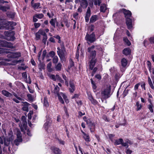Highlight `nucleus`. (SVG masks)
<instances>
[{"label":"nucleus","instance_id":"obj_56","mask_svg":"<svg viewBox=\"0 0 154 154\" xmlns=\"http://www.w3.org/2000/svg\"><path fill=\"white\" fill-rule=\"evenodd\" d=\"M50 78L54 81H56V75H54L51 74L50 76Z\"/></svg>","mask_w":154,"mask_h":154},{"label":"nucleus","instance_id":"obj_2","mask_svg":"<svg viewBox=\"0 0 154 154\" xmlns=\"http://www.w3.org/2000/svg\"><path fill=\"white\" fill-rule=\"evenodd\" d=\"M123 10L125 17L126 18V24L128 29H130L132 27V21L129 17L131 16V13L130 11L127 10L125 9H123Z\"/></svg>","mask_w":154,"mask_h":154},{"label":"nucleus","instance_id":"obj_58","mask_svg":"<svg viewBox=\"0 0 154 154\" xmlns=\"http://www.w3.org/2000/svg\"><path fill=\"white\" fill-rule=\"evenodd\" d=\"M70 62V67H71L74 66V63L72 61V59H70L69 60Z\"/></svg>","mask_w":154,"mask_h":154},{"label":"nucleus","instance_id":"obj_8","mask_svg":"<svg viewBox=\"0 0 154 154\" xmlns=\"http://www.w3.org/2000/svg\"><path fill=\"white\" fill-rule=\"evenodd\" d=\"M0 45L2 47H6L11 48H14L11 43L5 40H0Z\"/></svg>","mask_w":154,"mask_h":154},{"label":"nucleus","instance_id":"obj_49","mask_svg":"<svg viewBox=\"0 0 154 154\" xmlns=\"http://www.w3.org/2000/svg\"><path fill=\"white\" fill-rule=\"evenodd\" d=\"M27 97L30 101H32L33 100V97L31 94H27Z\"/></svg>","mask_w":154,"mask_h":154},{"label":"nucleus","instance_id":"obj_7","mask_svg":"<svg viewBox=\"0 0 154 154\" xmlns=\"http://www.w3.org/2000/svg\"><path fill=\"white\" fill-rule=\"evenodd\" d=\"M17 138L14 140V144L18 146L19 145V143L21 142L22 141V134L20 131H17Z\"/></svg>","mask_w":154,"mask_h":154},{"label":"nucleus","instance_id":"obj_41","mask_svg":"<svg viewBox=\"0 0 154 154\" xmlns=\"http://www.w3.org/2000/svg\"><path fill=\"white\" fill-rule=\"evenodd\" d=\"M60 95L62 96L63 99L65 100V101L66 103H67L68 102V100L66 99L67 97L65 94H64L63 93L61 92Z\"/></svg>","mask_w":154,"mask_h":154},{"label":"nucleus","instance_id":"obj_33","mask_svg":"<svg viewBox=\"0 0 154 154\" xmlns=\"http://www.w3.org/2000/svg\"><path fill=\"white\" fill-rule=\"evenodd\" d=\"M56 79L58 80L60 82L62 83H63L64 82V81L61 79L60 76L58 74L56 75Z\"/></svg>","mask_w":154,"mask_h":154},{"label":"nucleus","instance_id":"obj_24","mask_svg":"<svg viewBox=\"0 0 154 154\" xmlns=\"http://www.w3.org/2000/svg\"><path fill=\"white\" fill-rule=\"evenodd\" d=\"M91 132H94L95 131V125L94 124L88 126Z\"/></svg>","mask_w":154,"mask_h":154},{"label":"nucleus","instance_id":"obj_11","mask_svg":"<svg viewBox=\"0 0 154 154\" xmlns=\"http://www.w3.org/2000/svg\"><path fill=\"white\" fill-rule=\"evenodd\" d=\"M70 87L69 90L71 93H73L75 90V87L73 80H70L69 82Z\"/></svg>","mask_w":154,"mask_h":154},{"label":"nucleus","instance_id":"obj_16","mask_svg":"<svg viewBox=\"0 0 154 154\" xmlns=\"http://www.w3.org/2000/svg\"><path fill=\"white\" fill-rule=\"evenodd\" d=\"M128 63L127 60L125 58H122L121 60V63L122 66L123 67H125Z\"/></svg>","mask_w":154,"mask_h":154},{"label":"nucleus","instance_id":"obj_19","mask_svg":"<svg viewBox=\"0 0 154 154\" xmlns=\"http://www.w3.org/2000/svg\"><path fill=\"white\" fill-rule=\"evenodd\" d=\"M88 5L87 1L86 0H82L81 1V5L84 8H86Z\"/></svg>","mask_w":154,"mask_h":154},{"label":"nucleus","instance_id":"obj_48","mask_svg":"<svg viewBox=\"0 0 154 154\" xmlns=\"http://www.w3.org/2000/svg\"><path fill=\"white\" fill-rule=\"evenodd\" d=\"M60 90V88L57 85L55 88L54 90V93L57 94L58 91Z\"/></svg>","mask_w":154,"mask_h":154},{"label":"nucleus","instance_id":"obj_25","mask_svg":"<svg viewBox=\"0 0 154 154\" xmlns=\"http://www.w3.org/2000/svg\"><path fill=\"white\" fill-rule=\"evenodd\" d=\"M123 142V140L122 138H120L118 140H116L114 143V144L116 145L122 144V142Z\"/></svg>","mask_w":154,"mask_h":154},{"label":"nucleus","instance_id":"obj_4","mask_svg":"<svg viewBox=\"0 0 154 154\" xmlns=\"http://www.w3.org/2000/svg\"><path fill=\"white\" fill-rule=\"evenodd\" d=\"M85 39L91 43L95 42L96 40V38L94 32H93L90 35L87 33L85 37Z\"/></svg>","mask_w":154,"mask_h":154},{"label":"nucleus","instance_id":"obj_14","mask_svg":"<svg viewBox=\"0 0 154 154\" xmlns=\"http://www.w3.org/2000/svg\"><path fill=\"white\" fill-rule=\"evenodd\" d=\"M23 103L24 104V106L23 107V111L28 112L29 111L28 106L30 105V104L26 102H25Z\"/></svg>","mask_w":154,"mask_h":154},{"label":"nucleus","instance_id":"obj_18","mask_svg":"<svg viewBox=\"0 0 154 154\" xmlns=\"http://www.w3.org/2000/svg\"><path fill=\"white\" fill-rule=\"evenodd\" d=\"M33 1V0H32L31 2V5L34 8V9H37L39 8H40V3H37L35 4H33L32 3Z\"/></svg>","mask_w":154,"mask_h":154},{"label":"nucleus","instance_id":"obj_5","mask_svg":"<svg viewBox=\"0 0 154 154\" xmlns=\"http://www.w3.org/2000/svg\"><path fill=\"white\" fill-rule=\"evenodd\" d=\"M111 89L110 87L107 88L104 91H102L101 93V96L103 99H106L110 97V96Z\"/></svg>","mask_w":154,"mask_h":154},{"label":"nucleus","instance_id":"obj_3","mask_svg":"<svg viewBox=\"0 0 154 154\" xmlns=\"http://www.w3.org/2000/svg\"><path fill=\"white\" fill-rule=\"evenodd\" d=\"M4 53L8 54L7 57L10 58H16L21 56V54L20 52H14L9 51H4Z\"/></svg>","mask_w":154,"mask_h":154},{"label":"nucleus","instance_id":"obj_28","mask_svg":"<svg viewBox=\"0 0 154 154\" xmlns=\"http://www.w3.org/2000/svg\"><path fill=\"white\" fill-rule=\"evenodd\" d=\"M106 9V7L105 5H102L100 7V10L101 12H105Z\"/></svg>","mask_w":154,"mask_h":154},{"label":"nucleus","instance_id":"obj_34","mask_svg":"<svg viewBox=\"0 0 154 154\" xmlns=\"http://www.w3.org/2000/svg\"><path fill=\"white\" fill-rule=\"evenodd\" d=\"M47 38L48 37L47 34L45 33V34H44L43 35V37L42 39V42L45 45L46 43V42Z\"/></svg>","mask_w":154,"mask_h":154},{"label":"nucleus","instance_id":"obj_54","mask_svg":"<svg viewBox=\"0 0 154 154\" xmlns=\"http://www.w3.org/2000/svg\"><path fill=\"white\" fill-rule=\"evenodd\" d=\"M133 96L132 97L134 100H135L136 99V98L137 96V91H135L133 93Z\"/></svg>","mask_w":154,"mask_h":154},{"label":"nucleus","instance_id":"obj_42","mask_svg":"<svg viewBox=\"0 0 154 154\" xmlns=\"http://www.w3.org/2000/svg\"><path fill=\"white\" fill-rule=\"evenodd\" d=\"M94 1L95 5L99 6L101 2V0H94Z\"/></svg>","mask_w":154,"mask_h":154},{"label":"nucleus","instance_id":"obj_9","mask_svg":"<svg viewBox=\"0 0 154 154\" xmlns=\"http://www.w3.org/2000/svg\"><path fill=\"white\" fill-rule=\"evenodd\" d=\"M45 34V31L42 29H39L35 34V39L38 40L41 37V35H43Z\"/></svg>","mask_w":154,"mask_h":154},{"label":"nucleus","instance_id":"obj_61","mask_svg":"<svg viewBox=\"0 0 154 154\" xmlns=\"http://www.w3.org/2000/svg\"><path fill=\"white\" fill-rule=\"evenodd\" d=\"M94 26L93 25H91L89 27V29L91 32L93 31L94 29Z\"/></svg>","mask_w":154,"mask_h":154},{"label":"nucleus","instance_id":"obj_47","mask_svg":"<svg viewBox=\"0 0 154 154\" xmlns=\"http://www.w3.org/2000/svg\"><path fill=\"white\" fill-rule=\"evenodd\" d=\"M50 23L52 26H54V27H55V20L54 19H51L50 21Z\"/></svg>","mask_w":154,"mask_h":154},{"label":"nucleus","instance_id":"obj_59","mask_svg":"<svg viewBox=\"0 0 154 154\" xmlns=\"http://www.w3.org/2000/svg\"><path fill=\"white\" fill-rule=\"evenodd\" d=\"M88 99L90 100V101H91V100H92L93 98L91 94H90V93L88 94Z\"/></svg>","mask_w":154,"mask_h":154},{"label":"nucleus","instance_id":"obj_53","mask_svg":"<svg viewBox=\"0 0 154 154\" xmlns=\"http://www.w3.org/2000/svg\"><path fill=\"white\" fill-rule=\"evenodd\" d=\"M147 65L148 66L149 70L150 72H151V62L149 61H147Z\"/></svg>","mask_w":154,"mask_h":154},{"label":"nucleus","instance_id":"obj_44","mask_svg":"<svg viewBox=\"0 0 154 154\" xmlns=\"http://www.w3.org/2000/svg\"><path fill=\"white\" fill-rule=\"evenodd\" d=\"M57 53L58 56L59 55H65V53L66 52L60 50V51H57Z\"/></svg>","mask_w":154,"mask_h":154},{"label":"nucleus","instance_id":"obj_15","mask_svg":"<svg viewBox=\"0 0 154 154\" xmlns=\"http://www.w3.org/2000/svg\"><path fill=\"white\" fill-rule=\"evenodd\" d=\"M51 150L54 154H60L61 153V150L58 148H53L51 149Z\"/></svg>","mask_w":154,"mask_h":154},{"label":"nucleus","instance_id":"obj_27","mask_svg":"<svg viewBox=\"0 0 154 154\" xmlns=\"http://www.w3.org/2000/svg\"><path fill=\"white\" fill-rule=\"evenodd\" d=\"M153 105L151 102H150V104L148 105L147 107L150 110V112L151 113H153Z\"/></svg>","mask_w":154,"mask_h":154},{"label":"nucleus","instance_id":"obj_10","mask_svg":"<svg viewBox=\"0 0 154 154\" xmlns=\"http://www.w3.org/2000/svg\"><path fill=\"white\" fill-rule=\"evenodd\" d=\"M8 33V38L7 40L10 41H14L15 38L14 36V33L13 32H11L10 33L8 32H5L4 33Z\"/></svg>","mask_w":154,"mask_h":154},{"label":"nucleus","instance_id":"obj_45","mask_svg":"<svg viewBox=\"0 0 154 154\" xmlns=\"http://www.w3.org/2000/svg\"><path fill=\"white\" fill-rule=\"evenodd\" d=\"M45 64L43 63H40L39 66V69L40 71H42V69H45Z\"/></svg>","mask_w":154,"mask_h":154},{"label":"nucleus","instance_id":"obj_6","mask_svg":"<svg viewBox=\"0 0 154 154\" xmlns=\"http://www.w3.org/2000/svg\"><path fill=\"white\" fill-rule=\"evenodd\" d=\"M2 23L5 24V29H14V27L16 24L15 22L13 21L6 22L5 20Z\"/></svg>","mask_w":154,"mask_h":154},{"label":"nucleus","instance_id":"obj_46","mask_svg":"<svg viewBox=\"0 0 154 154\" xmlns=\"http://www.w3.org/2000/svg\"><path fill=\"white\" fill-rule=\"evenodd\" d=\"M149 40L151 44H154V36L150 37L149 39Z\"/></svg>","mask_w":154,"mask_h":154},{"label":"nucleus","instance_id":"obj_35","mask_svg":"<svg viewBox=\"0 0 154 154\" xmlns=\"http://www.w3.org/2000/svg\"><path fill=\"white\" fill-rule=\"evenodd\" d=\"M7 16L8 17L11 18H14L15 16L14 13H7Z\"/></svg>","mask_w":154,"mask_h":154},{"label":"nucleus","instance_id":"obj_64","mask_svg":"<svg viewBox=\"0 0 154 154\" xmlns=\"http://www.w3.org/2000/svg\"><path fill=\"white\" fill-rule=\"evenodd\" d=\"M52 65V63L51 62H49L48 63V64L47 67V68L48 69H51V67Z\"/></svg>","mask_w":154,"mask_h":154},{"label":"nucleus","instance_id":"obj_63","mask_svg":"<svg viewBox=\"0 0 154 154\" xmlns=\"http://www.w3.org/2000/svg\"><path fill=\"white\" fill-rule=\"evenodd\" d=\"M61 50L63 51L66 52L65 48L63 44L61 45Z\"/></svg>","mask_w":154,"mask_h":154},{"label":"nucleus","instance_id":"obj_20","mask_svg":"<svg viewBox=\"0 0 154 154\" xmlns=\"http://www.w3.org/2000/svg\"><path fill=\"white\" fill-rule=\"evenodd\" d=\"M83 137L85 140L87 142H90V140L89 135L85 132H83Z\"/></svg>","mask_w":154,"mask_h":154},{"label":"nucleus","instance_id":"obj_55","mask_svg":"<svg viewBox=\"0 0 154 154\" xmlns=\"http://www.w3.org/2000/svg\"><path fill=\"white\" fill-rule=\"evenodd\" d=\"M91 103L94 105H96L98 103V102L97 101L94 99V98L90 101Z\"/></svg>","mask_w":154,"mask_h":154},{"label":"nucleus","instance_id":"obj_21","mask_svg":"<svg viewBox=\"0 0 154 154\" xmlns=\"http://www.w3.org/2000/svg\"><path fill=\"white\" fill-rule=\"evenodd\" d=\"M62 65L61 63H59L55 65V67L57 71H60L61 69Z\"/></svg>","mask_w":154,"mask_h":154},{"label":"nucleus","instance_id":"obj_39","mask_svg":"<svg viewBox=\"0 0 154 154\" xmlns=\"http://www.w3.org/2000/svg\"><path fill=\"white\" fill-rule=\"evenodd\" d=\"M35 17H36L37 18L41 19L44 17V15L42 14H38L35 15Z\"/></svg>","mask_w":154,"mask_h":154},{"label":"nucleus","instance_id":"obj_23","mask_svg":"<svg viewBox=\"0 0 154 154\" xmlns=\"http://www.w3.org/2000/svg\"><path fill=\"white\" fill-rule=\"evenodd\" d=\"M55 53L53 51H50L47 55V57H53L55 56Z\"/></svg>","mask_w":154,"mask_h":154},{"label":"nucleus","instance_id":"obj_12","mask_svg":"<svg viewBox=\"0 0 154 154\" xmlns=\"http://www.w3.org/2000/svg\"><path fill=\"white\" fill-rule=\"evenodd\" d=\"M123 54L125 55L130 54L131 53V50L129 48H125L122 51Z\"/></svg>","mask_w":154,"mask_h":154},{"label":"nucleus","instance_id":"obj_29","mask_svg":"<svg viewBox=\"0 0 154 154\" xmlns=\"http://www.w3.org/2000/svg\"><path fill=\"white\" fill-rule=\"evenodd\" d=\"M136 106L137 107V108L136 109V110L137 111H138L141 109L142 107V105L141 104H140V103L139 101L137 102L136 104Z\"/></svg>","mask_w":154,"mask_h":154},{"label":"nucleus","instance_id":"obj_57","mask_svg":"<svg viewBox=\"0 0 154 154\" xmlns=\"http://www.w3.org/2000/svg\"><path fill=\"white\" fill-rule=\"evenodd\" d=\"M41 25V24L39 23H34V26L36 28H37L39 27Z\"/></svg>","mask_w":154,"mask_h":154},{"label":"nucleus","instance_id":"obj_17","mask_svg":"<svg viewBox=\"0 0 154 154\" xmlns=\"http://www.w3.org/2000/svg\"><path fill=\"white\" fill-rule=\"evenodd\" d=\"M98 20L97 16L96 15L92 16L90 20V23H93Z\"/></svg>","mask_w":154,"mask_h":154},{"label":"nucleus","instance_id":"obj_32","mask_svg":"<svg viewBox=\"0 0 154 154\" xmlns=\"http://www.w3.org/2000/svg\"><path fill=\"white\" fill-rule=\"evenodd\" d=\"M91 15V10L90 8L88 7L87 9L86 15L85 17H90Z\"/></svg>","mask_w":154,"mask_h":154},{"label":"nucleus","instance_id":"obj_60","mask_svg":"<svg viewBox=\"0 0 154 154\" xmlns=\"http://www.w3.org/2000/svg\"><path fill=\"white\" fill-rule=\"evenodd\" d=\"M140 83H138V84L135 85L134 86V89L135 91L138 89V87L140 85Z\"/></svg>","mask_w":154,"mask_h":154},{"label":"nucleus","instance_id":"obj_50","mask_svg":"<svg viewBox=\"0 0 154 154\" xmlns=\"http://www.w3.org/2000/svg\"><path fill=\"white\" fill-rule=\"evenodd\" d=\"M103 119H104L105 121L109 122L110 121V120L109 118H107V116L106 115H104L103 116Z\"/></svg>","mask_w":154,"mask_h":154},{"label":"nucleus","instance_id":"obj_51","mask_svg":"<svg viewBox=\"0 0 154 154\" xmlns=\"http://www.w3.org/2000/svg\"><path fill=\"white\" fill-rule=\"evenodd\" d=\"M13 94L14 95V96L15 97H16V98L18 100H23V99L18 97V95L15 93H13Z\"/></svg>","mask_w":154,"mask_h":154},{"label":"nucleus","instance_id":"obj_1","mask_svg":"<svg viewBox=\"0 0 154 154\" xmlns=\"http://www.w3.org/2000/svg\"><path fill=\"white\" fill-rule=\"evenodd\" d=\"M94 45H92L91 47L88 48V56L89 59V69L92 70L94 67L95 63L97 61V59L96 57V51L94 50L95 48Z\"/></svg>","mask_w":154,"mask_h":154},{"label":"nucleus","instance_id":"obj_37","mask_svg":"<svg viewBox=\"0 0 154 154\" xmlns=\"http://www.w3.org/2000/svg\"><path fill=\"white\" fill-rule=\"evenodd\" d=\"M52 60L53 63L54 64H56L58 62V58L57 56H55L53 57Z\"/></svg>","mask_w":154,"mask_h":154},{"label":"nucleus","instance_id":"obj_43","mask_svg":"<svg viewBox=\"0 0 154 154\" xmlns=\"http://www.w3.org/2000/svg\"><path fill=\"white\" fill-rule=\"evenodd\" d=\"M4 21H5L4 20L0 22V29H3L4 28H5V24L2 23Z\"/></svg>","mask_w":154,"mask_h":154},{"label":"nucleus","instance_id":"obj_38","mask_svg":"<svg viewBox=\"0 0 154 154\" xmlns=\"http://www.w3.org/2000/svg\"><path fill=\"white\" fill-rule=\"evenodd\" d=\"M44 104L46 107H48L49 106L47 100V98L45 97L44 99Z\"/></svg>","mask_w":154,"mask_h":154},{"label":"nucleus","instance_id":"obj_62","mask_svg":"<svg viewBox=\"0 0 154 154\" xmlns=\"http://www.w3.org/2000/svg\"><path fill=\"white\" fill-rule=\"evenodd\" d=\"M93 0H89V5L90 7H92L93 5Z\"/></svg>","mask_w":154,"mask_h":154},{"label":"nucleus","instance_id":"obj_52","mask_svg":"<svg viewBox=\"0 0 154 154\" xmlns=\"http://www.w3.org/2000/svg\"><path fill=\"white\" fill-rule=\"evenodd\" d=\"M22 123L23 127L26 128L27 126V122L26 119H25V120H23Z\"/></svg>","mask_w":154,"mask_h":154},{"label":"nucleus","instance_id":"obj_26","mask_svg":"<svg viewBox=\"0 0 154 154\" xmlns=\"http://www.w3.org/2000/svg\"><path fill=\"white\" fill-rule=\"evenodd\" d=\"M148 83L151 88L154 90V86H153L152 81L149 76L148 77Z\"/></svg>","mask_w":154,"mask_h":154},{"label":"nucleus","instance_id":"obj_30","mask_svg":"<svg viewBox=\"0 0 154 154\" xmlns=\"http://www.w3.org/2000/svg\"><path fill=\"white\" fill-rule=\"evenodd\" d=\"M59 56L62 63H63V61H66V54L63 55H60Z\"/></svg>","mask_w":154,"mask_h":154},{"label":"nucleus","instance_id":"obj_36","mask_svg":"<svg viewBox=\"0 0 154 154\" xmlns=\"http://www.w3.org/2000/svg\"><path fill=\"white\" fill-rule=\"evenodd\" d=\"M57 96L58 99L60 102L62 104H64V101L62 97V96L60 95V94H57Z\"/></svg>","mask_w":154,"mask_h":154},{"label":"nucleus","instance_id":"obj_40","mask_svg":"<svg viewBox=\"0 0 154 154\" xmlns=\"http://www.w3.org/2000/svg\"><path fill=\"white\" fill-rule=\"evenodd\" d=\"M123 40L128 46H130L131 45L130 42L127 38H123Z\"/></svg>","mask_w":154,"mask_h":154},{"label":"nucleus","instance_id":"obj_13","mask_svg":"<svg viewBox=\"0 0 154 154\" xmlns=\"http://www.w3.org/2000/svg\"><path fill=\"white\" fill-rule=\"evenodd\" d=\"M2 94L6 97H11L12 96V94L6 90H2Z\"/></svg>","mask_w":154,"mask_h":154},{"label":"nucleus","instance_id":"obj_31","mask_svg":"<svg viewBox=\"0 0 154 154\" xmlns=\"http://www.w3.org/2000/svg\"><path fill=\"white\" fill-rule=\"evenodd\" d=\"M86 122L87 124L88 125V126L92 125L94 124V122H92V120L91 119H88L86 120Z\"/></svg>","mask_w":154,"mask_h":154},{"label":"nucleus","instance_id":"obj_22","mask_svg":"<svg viewBox=\"0 0 154 154\" xmlns=\"http://www.w3.org/2000/svg\"><path fill=\"white\" fill-rule=\"evenodd\" d=\"M11 140L10 138H5L4 139V144L5 146H8Z\"/></svg>","mask_w":154,"mask_h":154}]
</instances>
